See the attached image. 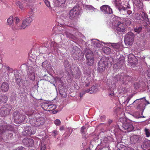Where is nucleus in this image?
Listing matches in <instances>:
<instances>
[{"mask_svg":"<svg viewBox=\"0 0 150 150\" xmlns=\"http://www.w3.org/2000/svg\"><path fill=\"white\" fill-rule=\"evenodd\" d=\"M16 4L17 6L19 7V8H20V9L21 10L23 9V5L20 2L18 1L16 2Z\"/></svg>","mask_w":150,"mask_h":150,"instance_id":"39","label":"nucleus"},{"mask_svg":"<svg viewBox=\"0 0 150 150\" xmlns=\"http://www.w3.org/2000/svg\"><path fill=\"white\" fill-rule=\"evenodd\" d=\"M65 1L66 0H55L54 3L56 6L62 7L63 4L65 3Z\"/></svg>","mask_w":150,"mask_h":150,"instance_id":"23","label":"nucleus"},{"mask_svg":"<svg viewBox=\"0 0 150 150\" xmlns=\"http://www.w3.org/2000/svg\"><path fill=\"white\" fill-rule=\"evenodd\" d=\"M144 99H145V102H146V103H145V106L150 104V103H149V101H147L145 98H144Z\"/></svg>","mask_w":150,"mask_h":150,"instance_id":"58","label":"nucleus"},{"mask_svg":"<svg viewBox=\"0 0 150 150\" xmlns=\"http://www.w3.org/2000/svg\"><path fill=\"white\" fill-rule=\"evenodd\" d=\"M36 129L34 127H30V133L31 134H35Z\"/></svg>","mask_w":150,"mask_h":150,"instance_id":"43","label":"nucleus"},{"mask_svg":"<svg viewBox=\"0 0 150 150\" xmlns=\"http://www.w3.org/2000/svg\"><path fill=\"white\" fill-rule=\"evenodd\" d=\"M88 93L90 94L94 93L98 90L97 86H93L91 88L87 90Z\"/></svg>","mask_w":150,"mask_h":150,"instance_id":"22","label":"nucleus"},{"mask_svg":"<svg viewBox=\"0 0 150 150\" xmlns=\"http://www.w3.org/2000/svg\"><path fill=\"white\" fill-rule=\"evenodd\" d=\"M80 72L79 71L78 72V74L77 76H76V78L79 79L80 78Z\"/></svg>","mask_w":150,"mask_h":150,"instance_id":"51","label":"nucleus"},{"mask_svg":"<svg viewBox=\"0 0 150 150\" xmlns=\"http://www.w3.org/2000/svg\"><path fill=\"white\" fill-rule=\"evenodd\" d=\"M104 62L103 59H100L98 62V67L105 68L106 67L108 66V65L106 63H103Z\"/></svg>","mask_w":150,"mask_h":150,"instance_id":"26","label":"nucleus"},{"mask_svg":"<svg viewBox=\"0 0 150 150\" xmlns=\"http://www.w3.org/2000/svg\"><path fill=\"white\" fill-rule=\"evenodd\" d=\"M135 18L137 20H140V15L137 13L135 15Z\"/></svg>","mask_w":150,"mask_h":150,"instance_id":"50","label":"nucleus"},{"mask_svg":"<svg viewBox=\"0 0 150 150\" xmlns=\"http://www.w3.org/2000/svg\"><path fill=\"white\" fill-rule=\"evenodd\" d=\"M90 82L86 84L85 86H89V85L90 84Z\"/></svg>","mask_w":150,"mask_h":150,"instance_id":"61","label":"nucleus"},{"mask_svg":"<svg viewBox=\"0 0 150 150\" xmlns=\"http://www.w3.org/2000/svg\"><path fill=\"white\" fill-rule=\"evenodd\" d=\"M130 98L129 97H128L127 99V103L129 102V100L130 99Z\"/></svg>","mask_w":150,"mask_h":150,"instance_id":"60","label":"nucleus"},{"mask_svg":"<svg viewBox=\"0 0 150 150\" xmlns=\"http://www.w3.org/2000/svg\"><path fill=\"white\" fill-rule=\"evenodd\" d=\"M8 101V97L5 95L0 96V104H5Z\"/></svg>","mask_w":150,"mask_h":150,"instance_id":"24","label":"nucleus"},{"mask_svg":"<svg viewBox=\"0 0 150 150\" xmlns=\"http://www.w3.org/2000/svg\"><path fill=\"white\" fill-rule=\"evenodd\" d=\"M14 77H15V80L17 82H20L19 75L17 74H14Z\"/></svg>","mask_w":150,"mask_h":150,"instance_id":"41","label":"nucleus"},{"mask_svg":"<svg viewBox=\"0 0 150 150\" xmlns=\"http://www.w3.org/2000/svg\"><path fill=\"white\" fill-rule=\"evenodd\" d=\"M5 69H6L7 70H8V71H10V70H12V69L10 68V67L8 66H6Z\"/></svg>","mask_w":150,"mask_h":150,"instance_id":"56","label":"nucleus"},{"mask_svg":"<svg viewBox=\"0 0 150 150\" xmlns=\"http://www.w3.org/2000/svg\"><path fill=\"white\" fill-rule=\"evenodd\" d=\"M132 77L129 76H125L123 78V81H124V83H127L128 82L131 81Z\"/></svg>","mask_w":150,"mask_h":150,"instance_id":"28","label":"nucleus"},{"mask_svg":"<svg viewBox=\"0 0 150 150\" xmlns=\"http://www.w3.org/2000/svg\"><path fill=\"white\" fill-rule=\"evenodd\" d=\"M100 11L103 13L109 14L112 13V10L110 7L108 5H104L100 7Z\"/></svg>","mask_w":150,"mask_h":150,"instance_id":"10","label":"nucleus"},{"mask_svg":"<svg viewBox=\"0 0 150 150\" xmlns=\"http://www.w3.org/2000/svg\"><path fill=\"white\" fill-rule=\"evenodd\" d=\"M101 59H103L104 62L103 63H104L105 62L108 64V65H109V64L111 65L112 64L113 59L112 57H103Z\"/></svg>","mask_w":150,"mask_h":150,"instance_id":"21","label":"nucleus"},{"mask_svg":"<svg viewBox=\"0 0 150 150\" xmlns=\"http://www.w3.org/2000/svg\"><path fill=\"white\" fill-rule=\"evenodd\" d=\"M44 79H45V80L50 82L51 79L50 77H49L46 75H45L44 76Z\"/></svg>","mask_w":150,"mask_h":150,"instance_id":"45","label":"nucleus"},{"mask_svg":"<svg viewBox=\"0 0 150 150\" xmlns=\"http://www.w3.org/2000/svg\"><path fill=\"white\" fill-rule=\"evenodd\" d=\"M9 127H10V126H6L5 128L6 129L7 132H6V133H5V134H6L7 133H8V135H6L7 138L8 139H11L13 137V134L11 132V130H8V128Z\"/></svg>","mask_w":150,"mask_h":150,"instance_id":"20","label":"nucleus"},{"mask_svg":"<svg viewBox=\"0 0 150 150\" xmlns=\"http://www.w3.org/2000/svg\"><path fill=\"white\" fill-rule=\"evenodd\" d=\"M12 109V106L10 105H6L2 107L0 109L1 116L5 117L9 115Z\"/></svg>","mask_w":150,"mask_h":150,"instance_id":"5","label":"nucleus"},{"mask_svg":"<svg viewBox=\"0 0 150 150\" xmlns=\"http://www.w3.org/2000/svg\"><path fill=\"white\" fill-rule=\"evenodd\" d=\"M9 89V85L8 83L4 82L2 83L0 87V89L2 92H7Z\"/></svg>","mask_w":150,"mask_h":150,"instance_id":"17","label":"nucleus"},{"mask_svg":"<svg viewBox=\"0 0 150 150\" xmlns=\"http://www.w3.org/2000/svg\"><path fill=\"white\" fill-rule=\"evenodd\" d=\"M141 16L142 17L143 19L147 22H149V19L148 18V15L144 12H141L140 13Z\"/></svg>","mask_w":150,"mask_h":150,"instance_id":"27","label":"nucleus"},{"mask_svg":"<svg viewBox=\"0 0 150 150\" xmlns=\"http://www.w3.org/2000/svg\"><path fill=\"white\" fill-rule=\"evenodd\" d=\"M33 16L31 15L30 16L26 18L23 21L21 27L19 28H21V29H24L28 26L30 25L32 21H33Z\"/></svg>","mask_w":150,"mask_h":150,"instance_id":"8","label":"nucleus"},{"mask_svg":"<svg viewBox=\"0 0 150 150\" xmlns=\"http://www.w3.org/2000/svg\"><path fill=\"white\" fill-rule=\"evenodd\" d=\"M139 139V136L134 135L131 136L130 138V142L131 144H134L137 143Z\"/></svg>","mask_w":150,"mask_h":150,"instance_id":"19","label":"nucleus"},{"mask_svg":"<svg viewBox=\"0 0 150 150\" xmlns=\"http://www.w3.org/2000/svg\"><path fill=\"white\" fill-rule=\"evenodd\" d=\"M134 35L131 32H129L125 35L124 41L129 45H131L134 40Z\"/></svg>","mask_w":150,"mask_h":150,"instance_id":"7","label":"nucleus"},{"mask_svg":"<svg viewBox=\"0 0 150 150\" xmlns=\"http://www.w3.org/2000/svg\"><path fill=\"white\" fill-rule=\"evenodd\" d=\"M115 24L116 26V29L117 31L120 32H124L126 30L125 25L123 23L117 21L115 23Z\"/></svg>","mask_w":150,"mask_h":150,"instance_id":"11","label":"nucleus"},{"mask_svg":"<svg viewBox=\"0 0 150 150\" xmlns=\"http://www.w3.org/2000/svg\"><path fill=\"white\" fill-rule=\"evenodd\" d=\"M52 132L54 134V136L55 137L58 134V132L57 130H54Z\"/></svg>","mask_w":150,"mask_h":150,"instance_id":"52","label":"nucleus"},{"mask_svg":"<svg viewBox=\"0 0 150 150\" xmlns=\"http://www.w3.org/2000/svg\"><path fill=\"white\" fill-rule=\"evenodd\" d=\"M44 2H45V5H46V6L48 7H49L50 6V3L49 1L48 0H45L44 1Z\"/></svg>","mask_w":150,"mask_h":150,"instance_id":"48","label":"nucleus"},{"mask_svg":"<svg viewBox=\"0 0 150 150\" xmlns=\"http://www.w3.org/2000/svg\"><path fill=\"white\" fill-rule=\"evenodd\" d=\"M134 3L136 6L139 7V8H142V3L140 0H135Z\"/></svg>","mask_w":150,"mask_h":150,"instance_id":"32","label":"nucleus"},{"mask_svg":"<svg viewBox=\"0 0 150 150\" xmlns=\"http://www.w3.org/2000/svg\"><path fill=\"white\" fill-rule=\"evenodd\" d=\"M149 145V141L148 140L145 141L144 142V143L142 145V147L143 149H145Z\"/></svg>","mask_w":150,"mask_h":150,"instance_id":"29","label":"nucleus"},{"mask_svg":"<svg viewBox=\"0 0 150 150\" xmlns=\"http://www.w3.org/2000/svg\"><path fill=\"white\" fill-rule=\"evenodd\" d=\"M105 68H99L98 67V70L100 72H103L105 70Z\"/></svg>","mask_w":150,"mask_h":150,"instance_id":"46","label":"nucleus"},{"mask_svg":"<svg viewBox=\"0 0 150 150\" xmlns=\"http://www.w3.org/2000/svg\"><path fill=\"white\" fill-rule=\"evenodd\" d=\"M144 132H145V134L146 135V137H150V129L145 127L144 129Z\"/></svg>","mask_w":150,"mask_h":150,"instance_id":"35","label":"nucleus"},{"mask_svg":"<svg viewBox=\"0 0 150 150\" xmlns=\"http://www.w3.org/2000/svg\"><path fill=\"white\" fill-rule=\"evenodd\" d=\"M142 29V28L141 27H139L138 28H136L134 29V31L135 32L139 33L141 31Z\"/></svg>","mask_w":150,"mask_h":150,"instance_id":"40","label":"nucleus"},{"mask_svg":"<svg viewBox=\"0 0 150 150\" xmlns=\"http://www.w3.org/2000/svg\"><path fill=\"white\" fill-rule=\"evenodd\" d=\"M30 126H28L25 128V130L23 132V134L25 136L31 135L30 133Z\"/></svg>","mask_w":150,"mask_h":150,"instance_id":"25","label":"nucleus"},{"mask_svg":"<svg viewBox=\"0 0 150 150\" xmlns=\"http://www.w3.org/2000/svg\"><path fill=\"white\" fill-rule=\"evenodd\" d=\"M50 105V104L48 103H44L42 104L41 107L44 110H48V108Z\"/></svg>","mask_w":150,"mask_h":150,"instance_id":"34","label":"nucleus"},{"mask_svg":"<svg viewBox=\"0 0 150 150\" xmlns=\"http://www.w3.org/2000/svg\"><path fill=\"white\" fill-rule=\"evenodd\" d=\"M83 95H84L83 94H80V98H81V97H83Z\"/></svg>","mask_w":150,"mask_h":150,"instance_id":"62","label":"nucleus"},{"mask_svg":"<svg viewBox=\"0 0 150 150\" xmlns=\"http://www.w3.org/2000/svg\"><path fill=\"white\" fill-rule=\"evenodd\" d=\"M64 34L67 37L69 38L74 39L75 38L74 35L66 31Z\"/></svg>","mask_w":150,"mask_h":150,"instance_id":"33","label":"nucleus"},{"mask_svg":"<svg viewBox=\"0 0 150 150\" xmlns=\"http://www.w3.org/2000/svg\"><path fill=\"white\" fill-rule=\"evenodd\" d=\"M124 60H120L119 59L117 63L114 64V68L115 69H119L121 68L123 64Z\"/></svg>","mask_w":150,"mask_h":150,"instance_id":"18","label":"nucleus"},{"mask_svg":"<svg viewBox=\"0 0 150 150\" xmlns=\"http://www.w3.org/2000/svg\"><path fill=\"white\" fill-rule=\"evenodd\" d=\"M24 112L28 116H30L29 122L32 126L37 127L44 124L45 120L43 117H39L37 114H33V111L31 110H24Z\"/></svg>","mask_w":150,"mask_h":150,"instance_id":"1","label":"nucleus"},{"mask_svg":"<svg viewBox=\"0 0 150 150\" xmlns=\"http://www.w3.org/2000/svg\"><path fill=\"white\" fill-rule=\"evenodd\" d=\"M57 108V106L55 104H50V105L48 108V110H46L47 111H51Z\"/></svg>","mask_w":150,"mask_h":150,"instance_id":"31","label":"nucleus"},{"mask_svg":"<svg viewBox=\"0 0 150 150\" xmlns=\"http://www.w3.org/2000/svg\"><path fill=\"white\" fill-rule=\"evenodd\" d=\"M14 20L15 21V25H14V27L13 28L16 30L21 29V28H19L21 26L20 23V20L18 17H16L14 18Z\"/></svg>","mask_w":150,"mask_h":150,"instance_id":"16","label":"nucleus"},{"mask_svg":"<svg viewBox=\"0 0 150 150\" xmlns=\"http://www.w3.org/2000/svg\"><path fill=\"white\" fill-rule=\"evenodd\" d=\"M57 112V111H56L55 110H54V111H52L53 113V114H55V113H56Z\"/></svg>","mask_w":150,"mask_h":150,"instance_id":"63","label":"nucleus"},{"mask_svg":"<svg viewBox=\"0 0 150 150\" xmlns=\"http://www.w3.org/2000/svg\"><path fill=\"white\" fill-rule=\"evenodd\" d=\"M1 129V128L0 129V138L2 137L3 134H4L6 132H7V131L6 130V128L4 130V129L2 130Z\"/></svg>","mask_w":150,"mask_h":150,"instance_id":"37","label":"nucleus"},{"mask_svg":"<svg viewBox=\"0 0 150 150\" xmlns=\"http://www.w3.org/2000/svg\"><path fill=\"white\" fill-rule=\"evenodd\" d=\"M113 1L115 7L118 9L120 13L126 16L127 11V6L125 5V2L123 0H114Z\"/></svg>","mask_w":150,"mask_h":150,"instance_id":"2","label":"nucleus"},{"mask_svg":"<svg viewBox=\"0 0 150 150\" xmlns=\"http://www.w3.org/2000/svg\"><path fill=\"white\" fill-rule=\"evenodd\" d=\"M126 11V15H130L132 13V11L131 10H127V11Z\"/></svg>","mask_w":150,"mask_h":150,"instance_id":"53","label":"nucleus"},{"mask_svg":"<svg viewBox=\"0 0 150 150\" xmlns=\"http://www.w3.org/2000/svg\"><path fill=\"white\" fill-rule=\"evenodd\" d=\"M73 58L74 59L81 60L84 56V54L81 51H79V52H76L72 54Z\"/></svg>","mask_w":150,"mask_h":150,"instance_id":"15","label":"nucleus"},{"mask_svg":"<svg viewBox=\"0 0 150 150\" xmlns=\"http://www.w3.org/2000/svg\"><path fill=\"white\" fill-rule=\"evenodd\" d=\"M145 99V97L139 98L135 100L133 103V104L137 106V108L139 109H143L145 105L144 103L141 101V100Z\"/></svg>","mask_w":150,"mask_h":150,"instance_id":"9","label":"nucleus"},{"mask_svg":"<svg viewBox=\"0 0 150 150\" xmlns=\"http://www.w3.org/2000/svg\"><path fill=\"white\" fill-rule=\"evenodd\" d=\"M79 15V10L76 7H74L70 10V12L68 15V16L70 20H72L77 18Z\"/></svg>","mask_w":150,"mask_h":150,"instance_id":"6","label":"nucleus"},{"mask_svg":"<svg viewBox=\"0 0 150 150\" xmlns=\"http://www.w3.org/2000/svg\"><path fill=\"white\" fill-rule=\"evenodd\" d=\"M113 48L117 51L119 48L120 46L118 44H114L112 45Z\"/></svg>","mask_w":150,"mask_h":150,"instance_id":"38","label":"nucleus"},{"mask_svg":"<svg viewBox=\"0 0 150 150\" xmlns=\"http://www.w3.org/2000/svg\"><path fill=\"white\" fill-rule=\"evenodd\" d=\"M105 116H101L100 117V119L102 120L103 121H104V120L105 119Z\"/></svg>","mask_w":150,"mask_h":150,"instance_id":"57","label":"nucleus"},{"mask_svg":"<svg viewBox=\"0 0 150 150\" xmlns=\"http://www.w3.org/2000/svg\"><path fill=\"white\" fill-rule=\"evenodd\" d=\"M28 78L30 80L34 81L35 79V74L34 73V69L33 68L30 67H29L28 71Z\"/></svg>","mask_w":150,"mask_h":150,"instance_id":"13","label":"nucleus"},{"mask_svg":"<svg viewBox=\"0 0 150 150\" xmlns=\"http://www.w3.org/2000/svg\"><path fill=\"white\" fill-rule=\"evenodd\" d=\"M23 143L27 147H31L34 146V140L30 138H24L23 140Z\"/></svg>","mask_w":150,"mask_h":150,"instance_id":"12","label":"nucleus"},{"mask_svg":"<svg viewBox=\"0 0 150 150\" xmlns=\"http://www.w3.org/2000/svg\"><path fill=\"white\" fill-rule=\"evenodd\" d=\"M86 129V127L84 126H83L81 127V133L83 135L86 134V132L85 130Z\"/></svg>","mask_w":150,"mask_h":150,"instance_id":"42","label":"nucleus"},{"mask_svg":"<svg viewBox=\"0 0 150 150\" xmlns=\"http://www.w3.org/2000/svg\"><path fill=\"white\" fill-rule=\"evenodd\" d=\"M60 129L61 130H62L63 129V127H61L60 128Z\"/></svg>","mask_w":150,"mask_h":150,"instance_id":"64","label":"nucleus"},{"mask_svg":"<svg viewBox=\"0 0 150 150\" xmlns=\"http://www.w3.org/2000/svg\"><path fill=\"white\" fill-rule=\"evenodd\" d=\"M42 67L43 68L47 69L48 67H50V65L47 61H45L43 62L42 64Z\"/></svg>","mask_w":150,"mask_h":150,"instance_id":"30","label":"nucleus"},{"mask_svg":"<svg viewBox=\"0 0 150 150\" xmlns=\"http://www.w3.org/2000/svg\"><path fill=\"white\" fill-rule=\"evenodd\" d=\"M55 124L57 125H60L61 124V122L60 120L56 119L55 121Z\"/></svg>","mask_w":150,"mask_h":150,"instance_id":"44","label":"nucleus"},{"mask_svg":"<svg viewBox=\"0 0 150 150\" xmlns=\"http://www.w3.org/2000/svg\"><path fill=\"white\" fill-rule=\"evenodd\" d=\"M13 17L12 16L9 17L7 20V23L8 25H11L13 24Z\"/></svg>","mask_w":150,"mask_h":150,"instance_id":"36","label":"nucleus"},{"mask_svg":"<svg viewBox=\"0 0 150 150\" xmlns=\"http://www.w3.org/2000/svg\"><path fill=\"white\" fill-rule=\"evenodd\" d=\"M14 150H25V149L23 147L19 146Z\"/></svg>","mask_w":150,"mask_h":150,"instance_id":"47","label":"nucleus"},{"mask_svg":"<svg viewBox=\"0 0 150 150\" xmlns=\"http://www.w3.org/2000/svg\"><path fill=\"white\" fill-rule=\"evenodd\" d=\"M86 93H88L87 90H84L81 91V92L80 93V94L84 95Z\"/></svg>","mask_w":150,"mask_h":150,"instance_id":"54","label":"nucleus"},{"mask_svg":"<svg viewBox=\"0 0 150 150\" xmlns=\"http://www.w3.org/2000/svg\"><path fill=\"white\" fill-rule=\"evenodd\" d=\"M112 122V121L111 120H109L108 122V123L109 125H110L111 123Z\"/></svg>","mask_w":150,"mask_h":150,"instance_id":"59","label":"nucleus"},{"mask_svg":"<svg viewBox=\"0 0 150 150\" xmlns=\"http://www.w3.org/2000/svg\"><path fill=\"white\" fill-rule=\"evenodd\" d=\"M85 56L87 61L86 64L92 66L94 64V56L93 52L89 49H87L85 51Z\"/></svg>","mask_w":150,"mask_h":150,"instance_id":"3","label":"nucleus"},{"mask_svg":"<svg viewBox=\"0 0 150 150\" xmlns=\"http://www.w3.org/2000/svg\"><path fill=\"white\" fill-rule=\"evenodd\" d=\"M14 121L17 124H20L24 122L25 116L18 111H15L13 113Z\"/></svg>","mask_w":150,"mask_h":150,"instance_id":"4","label":"nucleus"},{"mask_svg":"<svg viewBox=\"0 0 150 150\" xmlns=\"http://www.w3.org/2000/svg\"><path fill=\"white\" fill-rule=\"evenodd\" d=\"M40 150H47L46 149V145L45 144L42 145L40 146Z\"/></svg>","mask_w":150,"mask_h":150,"instance_id":"49","label":"nucleus"},{"mask_svg":"<svg viewBox=\"0 0 150 150\" xmlns=\"http://www.w3.org/2000/svg\"><path fill=\"white\" fill-rule=\"evenodd\" d=\"M122 127L124 129L127 130L128 132H132L134 129L132 124L126 122H124L122 124Z\"/></svg>","mask_w":150,"mask_h":150,"instance_id":"14","label":"nucleus"},{"mask_svg":"<svg viewBox=\"0 0 150 150\" xmlns=\"http://www.w3.org/2000/svg\"><path fill=\"white\" fill-rule=\"evenodd\" d=\"M147 76L148 77L150 78V68L148 69L147 71Z\"/></svg>","mask_w":150,"mask_h":150,"instance_id":"55","label":"nucleus"}]
</instances>
